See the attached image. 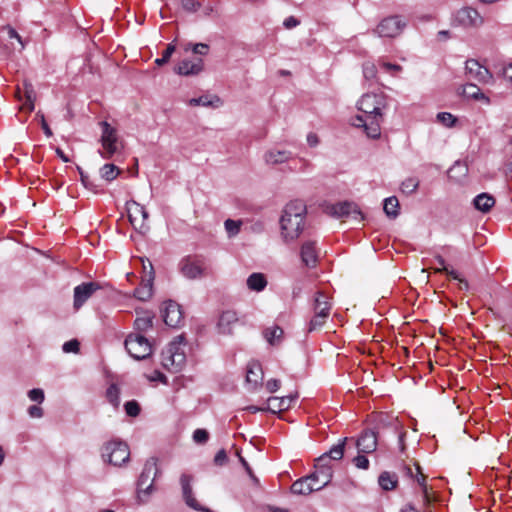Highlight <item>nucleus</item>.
<instances>
[{"label":"nucleus","mask_w":512,"mask_h":512,"mask_svg":"<svg viewBox=\"0 0 512 512\" xmlns=\"http://www.w3.org/2000/svg\"><path fill=\"white\" fill-rule=\"evenodd\" d=\"M330 213L337 218L346 217L358 222L363 220V215L359 207L352 202L337 203L330 208Z\"/></svg>","instance_id":"nucleus-15"},{"label":"nucleus","mask_w":512,"mask_h":512,"mask_svg":"<svg viewBox=\"0 0 512 512\" xmlns=\"http://www.w3.org/2000/svg\"><path fill=\"white\" fill-rule=\"evenodd\" d=\"M419 186V180L415 177H409L405 179L401 184V190L405 194L414 193Z\"/></svg>","instance_id":"nucleus-40"},{"label":"nucleus","mask_w":512,"mask_h":512,"mask_svg":"<svg viewBox=\"0 0 512 512\" xmlns=\"http://www.w3.org/2000/svg\"><path fill=\"white\" fill-rule=\"evenodd\" d=\"M284 331L281 327L274 325L264 330L263 335L270 345H278L283 338Z\"/></svg>","instance_id":"nucleus-33"},{"label":"nucleus","mask_w":512,"mask_h":512,"mask_svg":"<svg viewBox=\"0 0 512 512\" xmlns=\"http://www.w3.org/2000/svg\"><path fill=\"white\" fill-rule=\"evenodd\" d=\"M473 204L477 210L487 213L495 205V199L488 193H481L474 198Z\"/></svg>","instance_id":"nucleus-29"},{"label":"nucleus","mask_w":512,"mask_h":512,"mask_svg":"<svg viewBox=\"0 0 512 512\" xmlns=\"http://www.w3.org/2000/svg\"><path fill=\"white\" fill-rule=\"evenodd\" d=\"M295 398L296 396L292 395L284 397H269L267 400V410L272 413H280L288 410L295 401Z\"/></svg>","instance_id":"nucleus-24"},{"label":"nucleus","mask_w":512,"mask_h":512,"mask_svg":"<svg viewBox=\"0 0 512 512\" xmlns=\"http://www.w3.org/2000/svg\"><path fill=\"white\" fill-rule=\"evenodd\" d=\"M210 46L206 43H195L191 46V51L196 55L205 56L209 53Z\"/></svg>","instance_id":"nucleus-47"},{"label":"nucleus","mask_w":512,"mask_h":512,"mask_svg":"<svg viewBox=\"0 0 512 512\" xmlns=\"http://www.w3.org/2000/svg\"><path fill=\"white\" fill-rule=\"evenodd\" d=\"M456 20L463 26L476 27L482 24L483 19L478 11L471 7H464L456 14Z\"/></svg>","instance_id":"nucleus-21"},{"label":"nucleus","mask_w":512,"mask_h":512,"mask_svg":"<svg viewBox=\"0 0 512 512\" xmlns=\"http://www.w3.org/2000/svg\"><path fill=\"white\" fill-rule=\"evenodd\" d=\"M331 308L330 297L323 291H317L313 297L312 309L314 316L308 324V332L317 331L326 323Z\"/></svg>","instance_id":"nucleus-5"},{"label":"nucleus","mask_w":512,"mask_h":512,"mask_svg":"<svg viewBox=\"0 0 512 512\" xmlns=\"http://www.w3.org/2000/svg\"><path fill=\"white\" fill-rule=\"evenodd\" d=\"M357 108L363 115L351 118L350 123L356 128H363L369 138L377 139L381 135L383 110L386 98L383 93H366L357 102Z\"/></svg>","instance_id":"nucleus-1"},{"label":"nucleus","mask_w":512,"mask_h":512,"mask_svg":"<svg viewBox=\"0 0 512 512\" xmlns=\"http://www.w3.org/2000/svg\"><path fill=\"white\" fill-rule=\"evenodd\" d=\"M4 29L7 31L8 37L10 39H16L18 41V43L20 44V49L21 50L24 49L25 44L22 40V37L18 34V32L11 26H6Z\"/></svg>","instance_id":"nucleus-51"},{"label":"nucleus","mask_w":512,"mask_h":512,"mask_svg":"<svg viewBox=\"0 0 512 512\" xmlns=\"http://www.w3.org/2000/svg\"><path fill=\"white\" fill-rule=\"evenodd\" d=\"M120 174V169L114 164H105L100 168V176L102 179L111 182Z\"/></svg>","instance_id":"nucleus-34"},{"label":"nucleus","mask_w":512,"mask_h":512,"mask_svg":"<svg viewBox=\"0 0 512 512\" xmlns=\"http://www.w3.org/2000/svg\"><path fill=\"white\" fill-rule=\"evenodd\" d=\"M100 288L101 286L97 282H86L76 286L74 288V309L79 310L86 303V301Z\"/></svg>","instance_id":"nucleus-14"},{"label":"nucleus","mask_w":512,"mask_h":512,"mask_svg":"<svg viewBox=\"0 0 512 512\" xmlns=\"http://www.w3.org/2000/svg\"><path fill=\"white\" fill-rule=\"evenodd\" d=\"M307 143L310 147H316L319 144V138L315 133H309L307 135Z\"/></svg>","instance_id":"nucleus-61"},{"label":"nucleus","mask_w":512,"mask_h":512,"mask_svg":"<svg viewBox=\"0 0 512 512\" xmlns=\"http://www.w3.org/2000/svg\"><path fill=\"white\" fill-rule=\"evenodd\" d=\"M182 275L188 279H196L205 275L204 264L193 257H185L179 263Z\"/></svg>","instance_id":"nucleus-13"},{"label":"nucleus","mask_w":512,"mask_h":512,"mask_svg":"<svg viewBox=\"0 0 512 512\" xmlns=\"http://www.w3.org/2000/svg\"><path fill=\"white\" fill-rule=\"evenodd\" d=\"M28 414L32 418H41L43 416V410L37 405H32L28 409Z\"/></svg>","instance_id":"nucleus-55"},{"label":"nucleus","mask_w":512,"mask_h":512,"mask_svg":"<svg viewBox=\"0 0 512 512\" xmlns=\"http://www.w3.org/2000/svg\"><path fill=\"white\" fill-rule=\"evenodd\" d=\"M321 473L322 479L320 483L314 482L315 475H309L296 480L291 486V491L298 495H308L313 491L321 490L329 484V473L327 470Z\"/></svg>","instance_id":"nucleus-10"},{"label":"nucleus","mask_w":512,"mask_h":512,"mask_svg":"<svg viewBox=\"0 0 512 512\" xmlns=\"http://www.w3.org/2000/svg\"><path fill=\"white\" fill-rule=\"evenodd\" d=\"M405 470H406V473L410 477H415L417 483L419 484V486L422 489V496H423L424 502L429 503L430 500H429L428 488H427V485L425 482V476L421 472L420 466L416 464L414 469L411 467H406Z\"/></svg>","instance_id":"nucleus-28"},{"label":"nucleus","mask_w":512,"mask_h":512,"mask_svg":"<svg viewBox=\"0 0 512 512\" xmlns=\"http://www.w3.org/2000/svg\"><path fill=\"white\" fill-rule=\"evenodd\" d=\"M148 380L151 381V382H154V381H159V382H162V383H166L167 382L166 376L162 372H160L158 370L154 371L152 373V375L148 377Z\"/></svg>","instance_id":"nucleus-57"},{"label":"nucleus","mask_w":512,"mask_h":512,"mask_svg":"<svg viewBox=\"0 0 512 512\" xmlns=\"http://www.w3.org/2000/svg\"><path fill=\"white\" fill-rule=\"evenodd\" d=\"M407 22L400 16H391L383 19L375 29L380 37H397L406 27Z\"/></svg>","instance_id":"nucleus-12"},{"label":"nucleus","mask_w":512,"mask_h":512,"mask_svg":"<svg viewBox=\"0 0 512 512\" xmlns=\"http://www.w3.org/2000/svg\"><path fill=\"white\" fill-rule=\"evenodd\" d=\"M319 251L316 242L312 240L305 241L301 246L302 262L308 267H314L318 261Z\"/></svg>","instance_id":"nucleus-22"},{"label":"nucleus","mask_w":512,"mask_h":512,"mask_svg":"<svg viewBox=\"0 0 512 512\" xmlns=\"http://www.w3.org/2000/svg\"><path fill=\"white\" fill-rule=\"evenodd\" d=\"M17 99L22 102L21 109L27 112L34 110V102L36 100V93L31 83L24 82L23 90L18 87L16 91Z\"/></svg>","instance_id":"nucleus-20"},{"label":"nucleus","mask_w":512,"mask_h":512,"mask_svg":"<svg viewBox=\"0 0 512 512\" xmlns=\"http://www.w3.org/2000/svg\"><path fill=\"white\" fill-rule=\"evenodd\" d=\"M101 137L100 143L102 150L99 151L104 159H111L114 154L121 151L123 148L122 141L119 138L118 131L112 127L107 121L100 122Z\"/></svg>","instance_id":"nucleus-6"},{"label":"nucleus","mask_w":512,"mask_h":512,"mask_svg":"<svg viewBox=\"0 0 512 512\" xmlns=\"http://www.w3.org/2000/svg\"><path fill=\"white\" fill-rule=\"evenodd\" d=\"M181 7L189 13H194L199 10L201 4L196 0H181Z\"/></svg>","instance_id":"nucleus-46"},{"label":"nucleus","mask_w":512,"mask_h":512,"mask_svg":"<svg viewBox=\"0 0 512 512\" xmlns=\"http://www.w3.org/2000/svg\"><path fill=\"white\" fill-rule=\"evenodd\" d=\"M262 380L263 371L260 363L250 362L247 366L246 382L255 389L262 384Z\"/></svg>","instance_id":"nucleus-25"},{"label":"nucleus","mask_w":512,"mask_h":512,"mask_svg":"<svg viewBox=\"0 0 512 512\" xmlns=\"http://www.w3.org/2000/svg\"><path fill=\"white\" fill-rule=\"evenodd\" d=\"M28 397L31 401L42 403L44 401V391L39 388H34L28 392Z\"/></svg>","instance_id":"nucleus-49"},{"label":"nucleus","mask_w":512,"mask_h":512,"mask_svg":"<svg viewBox=\"0 0 512 512\" xmlns=\"http://www.w3.org/2000/svg\"><path fill=\"white\" fill-rule=\"evenodd\" d=\"M190 105H192V106H210V105H212V102L207 100L206 97L202 96V97L191 99Z\"/></svg>","instance_id":"nucleus-54"},{"label":"nucleus","mask_w":512,"mask_h":512,"mask_svg":"<svg viewBox=\"0 0 512 512\" xmlns=\"http://www.w3.org/2000/svg\"><path fill=\"white\" fill-rule=\"evenodd\" d=\"M163 320L169 327H177L182 321L180 306L173 301H167L162 308Z\"/></svg>","instance_id":"nucleus-19"},{"label":"nucleus","mask_w":512,"mask_h":512,"mask_svg":"<svg viewBox=\"0 0 512 512\" xmlns=\"http://www.w3.org/2000/svg\"><path fill=\"white\" fill-rule=\"evenodd\" d=\"M465 69L469 79L475 80L479 83H489L492 79L490 71L486 67L482 66L477 60H467Z\"/></svg>","instance_id":"nucleus-16"},{"label":"nucleus","mask_w":512,"mask_h":512,"mask_svg":"<svg viewBox=\"0 0 512 512\" xmlns=\"http://www.w3.org/2000/svg\"><path fill=\"white\" fill-rule=\"evenodd\" d=\"M280 387V381L277 379H270L266 383V389L270 393L276 392Z\"/></svg>","instance_id":"nucleus-58"},{"label":"nucleus","mask_w":512,"mask_h":512,"mask_svg":"<svg viewBox=\"0 0 512 512\" xmlns=\"http://www.w3.org/2000/svg\"><path fill=\"white\" fill-rule=\"evenodd\" d=\"M174 52H175V45L173 43L168 44V46L166 47V49L164 50V52L162 54V57L157 58L155 60V63L158 66H161V65L167 63Z\"/></svg>","instance_id":"nucleus-41"},{"label":"nucleus","mask_w":512,"mask_h":512,"mask_svg":"<svg viewBox=\"0 0 512 512\" xmlns=\"http://www.w3.org/2000/svg\"><path fill=\"white\" fill-rule=\"evenodd\" d=\"M106 397L108 401L114 406V408H118L120 404V391L116 385L112 384L108 387L106 391Z\"/></svg>","instance_id":"nucleus-39"},{"label":"nucleus","mask_w":512,"mask_h":512,"mask_svg":"<svg viewBox=\"0 0 512 512\" xmlns=\"http://www.w3.org/2000/svg\"><path fill=\"white\" fill-rule=\"evenodd\" d=\"M247 287L256 292L263 291L267 286V280L264 274L262 273H252L247 278Z\"/></svg>","instance_id":"nucleus-32"},{"label":"nucleus","mask_w":512,"mask_h":512,"mask_svg":"<svg viewBox=\"0 0 512 512\" xmlns=\"http://www.w3.org/2000/svg\"><path fill=\"white\" fill-rule=\"evenodd\" d=\"M125 348L136 360L145 359L152 353V345L147 338L139 333H132L125 340Z\"/></svg>","instance_id":"nucleus-9"},{"label":"nucleus","mask_w":512,"mask_h":512,"mask_svg":"<svg viewBox=\"0 0 512 512\" xmlns=\"http://www.w3.org/2000/svg\"><path fill=\"white\" fill-rule=\"evenodd\" d=\"M160 471L157 466V459H148L143 467L137 483V499L140 503H146L154 492V480Z\"/></svg>","instance_id":"nucleus-4"},{"label":"nucleus","mask_w":512,"mask_h":512,"mask_svg":"<svg viewBox=\"0 0 512 512\" xmlns=\"http://www.w3.org/2000/svg\"><path fill=\"white\" fill-rule=\"evenodd\" d=\"M209 434L205 429H196L193 433V440L198 444L207 442Z\"/></svg>","instance_id":"nucleus-48"},{"label":"nucleus","mask_w":512,"mask_h":512,"mask_svg":"<svg viewBox=\"0 0 512 512\" xmlns=\"http://www.w3.org/2000/svg\"><path fill=\"white\" fill-rule=\"evenodd\" d=\"M437 120L446 127H452L456 122V118L449 112L438 113Z\"/></svg>","instance_id":"nucleus-42"},{"label":"nucleus","mask_w":512,"mask_h":512,"mask_svg":"<svg viewBox=\"0 0 512 512\" xmlns=\"http://www.w3.org/2000/svg\"><path fill=\"white\" fill-rule=\"evenodd\" d=\"M80 174H81V181H82L83 185H84L87 189H89V190L93 191L95 194H97V193H101V192L103 191V189H102L99 185L95 184V183H94V182L89 178V176H88V175H85L83 172H81Z\"/></svg>","instance_id":"nucleus-43"},{"label":"nucleus","mask_w":512,"mask_h":512,"mask_svg":"<svg viewBox=\"0 0 512 512\" xmlns=\"http://www.w3.org/2000/svg\"><path fill=\"white\" fill-rule=\"evenodd\" d=\"M174 70L181 76H196L204 70V61L201 58L194 60L183 59Z\"/></svg>","instance_id":"nucleus-18"},{"label":"nucleus","mask_w":512,"mask_h":512,"mask_svg":"<svg viewBox=\"0 0 512 512\" xmlns=\"http://www.w3.org/2000/svg\"><path fill=\"white\" fill-rule=\"evenodd\" d=\"M299 23H300V22H299V20H298V19H296V18H295V17H293V16H290V17H288V18H286V19L284 20L283 25H284V27H285V28H287V29H292V28H294V27L298 26V25H299Z\"/></svg>","instance_id":"nucleus-59"},{"label":"nucleus","mask_w":512,"mask_h":512,"mask_svg":"<svg viewBox=\"0 0 512 512\" xmlns=\"http://www.w3.org/2000/svg\"><path fill=\"white\" fill-rule=\"evenodd\" d=\"M463 94L466 97L473 99L484 100L486 103H489V98L486 97L483 93H481L480 88L474 84H467L463 88Z\"/></svg>","instance_id":"nucleus-36"},{"label":"nucleus","mask_w":512,"mask_h":512,"mask_svg":"<svg viewBox=\"0 0 512 512\" xmlns=\"http://www.w3.org/2000/svg\"><path fill=\"white\" fill-rule=\"evenodd\" d=\"M435 259H436V261L439 264V267L434 268V271L436 273H441V272H444V271H448V266L446 265V262H445L444 258L441 255H436Z\"/></svg>","instance_id":"nucleus-56"},{"label":"nucleus","mask_w":512,"mask_h":512,"mask_svg":"<svg viewBox=\"0 0 512 512\" xmlns=\"http://www.w3.org/2000/svg\"><path fill=\"white\" fill-rule=\"evenodd\" d=\"M130 452L126 443L122 441H111L104 445L102 457L111 465L121 466L129 460Z\"/></svg>","instance_id":"nucleus-8"},{"label":"nucleus","mask_w":512,"mask_h":512,"mask_svg":"<svg viewBox=\"0 0 512 512\" xmlns=\"http://www.w3.org/2000/svg\"><path fill=\"white\" fill-rule=\"evenodd\" d=\"M347 440H348L347 438L340 440L338 444L334 445L328 452L324 453L316 460V465H315L316 471L311 474V475H315V477H314L315 483H320V481L322 479L321 472H324L326 470L329 473V482L331 481L332 470L326 464V462L331 459L332 460L342 459L343 454H344V447H345Z\"/></svg>","instance_id":"nucleus-7"},{"label":"nucleus","mask_w":512,"mask_h":512,"mask_svg":"<svg viewBox=\"0 0 512 512\" xmlns=\"http://www.w3.org/2000/svg\"><path fill=\"white\" fill-rule=\"evenodd\" d=\"M79 350V342L76 339L69 340L64 343L63 351L65 353H77Z\"/></svg>","instance_id":"nucleus-50"},{"label":"nucleus","mask_w":512,"mask_h":512,"mask_svg":"<svg viewBox=\"0 0 512 512\" xmlns=\"http://www.w3.org/2000/svg\"><path fill=\"white\" fill-rule=\"evenodd\" d=\"M292 154L286 150H270L265 154V161L268 164H281L291 159Z\"/></svg>","instance_id":"nucleus-31"},{"label":"nucleus","mask_w":512,"mask_h":512,"mask_svg":"<svg viewBox=\"0 0 512 512\" xmlns=\"http://www.w3.org/2000/svg\"><path fill=\"white\" fill-rule=\"evenodd\" d=\"M154 315L151 312L144 311L138 312L137 318L134 321V327L140 334L141 332L147 331L152 327Z\"/></svg>","instance_id":"nucleus-30"},{"label":"nucleus","mask_w":512,"mask_h":512,"mask_svg":"<svg viewBox=\"0 0 512 512\" xmlns=\"http://www.w3.org/2000/svg\"><path fill=\"white\" fill-rule=\"evenodd\" d=\"M377 68L374 63L366 62L363 65V75L367 80H373L376 78Z\"/></svg>","instance_id":"nucleus-45"},{"label":"nucleus","mask_w":512,"mask_h":512,"mask_svg":"<svg viewBox=\"0 0 512 512\" xmlns=\"http://www.w3.org/2000/svg\"><path fill=\"white\" fill-rule=\"evenodd\" d=\"M353 463L357 468L367 469L369 467V460L364 455H358L353 459Z\"/></svg>","instance_id":"nucleus-52"},{"label":"nucleus","mask_w":512,"mask_h":512,"mask_svg":"<svg viewBox=\"0 0 512 512\" xmlns=\"http://www.w3.org/2000/svg\"><path fill=\"white\" fill-rule=\"evenodd\" d=\"M444 273H446L447 275L451 276L453 279L455 280H459L461 283H463L465 285V287L467 288L468 284L467 282L463 281L461 278H460V275L459 273L454 270V269H450L448 267V271H444Z\"/></svg>","instance_id":"nucleus-62"},{"label":"nucleus","mask_w":512,"mask_h":512,"mask_svg":"<svg viewBox=\"0 0 512 512\" xmlns=\"http://www.w3.org/2000/svg\"><path fill=\"white\" fill-rule=\"evenodd\" d=\"M382 67L386 71L391 72L392 74H395L402 70L401 66H399L397 64L386 63V62L382 64Z\"/></svg>","instance_id":"nucleus-60"},{"label":"nucleus","mask_w":512,"mask_h":512,"mask_svg":"<svg viewBox=\"0 0 512 512\" xmlns=\"http://www.w3.org/2000/svg\"><path fill=\"white\" fill-rule=\"evenodd\" d=\"M241 226V220L227 219L224 222V227L229 238L236 236L240 232Z\"/></svg>","instance_id":"nucleus-38"},{"label":"nucleus","mask_w":512,"mask_h":512,"mask_svg":"<svg viewBox=\"0 0 512 512\" xmlns=\"http://www.w3.org/2000/svg\"><path fill=\"white\" fill-rule=\"evenodd\" d=\"M306 206L301 201L288 203L280 218L281 237L285 242L295 241L303 232Z\"/></svg>","instance_id":"nucleus-2"},{"label":"nucleus","mask_w":512,"mask_h":512,"mask_svg":"<svg viewBox=\"0 0 512 512\" xmlns=\"http://www.w3.org/2000/svg\"><path fill=\"white\" fill-rule=\"evenodd\" d=\"M378 483L384 490H392L396 487L397 478L394 474L389 472H383L378 478Z\"/></svg>","instance_id":"nucleus-35"},{"label":"nucleus","mask_w":512,"mask_h":512,"mask_svg":"<svg viewBox=\"0 0 512 512\" xmlns=\"http://www.w3.org/2000/svg\"><path fill=\"white\" fill-rule=\"evenodd\" d=\"M184 347V337L182 335L177 336L162 352V366L171 372L181 371L186 363Z\"/></svg>","instance_id":"nucleus-3"},{"label":"nucleus","mask_w":512,"mask_h":512,"mask_svg":"<svg viewBox=\"0 0 512 512\" xmlns=\"http://www.w3.org/2000/svg\"><path fill=\"white\" fill-rule=\"evenodd\" d=\"M398 207H399V202L396 197L392 196V197L385 199L383 209H384L385 213L387 214V216H389L391 218L397 217Z\"/></svg>","instance_id":"nucleus-37"},{"label":"nucleus","mask_w":512,"mask_h":512,"mask_svg":"<svg viewBox=\"0 0 512 512\" xmlns=\"http://www.w3.org/2000/svg\"><path fill=\"white\" fill-rule=\"evenodd\" d=\"M41 126H42V129H43L45 135L47 137H51L52 136V131L49 128V126H48V124H47V122H46V120H45L43 115L41 116Z\"/></svg>","instance_id":"nucleus-63"},{"label":"nucleus","mask_w":512,"mask_h":512,"mask_svg":"<svg viewBox=\"0 0 512 512\" xmlns=\"http://www.w3.org/2000/svg\"><path fill=\"white\" fill-rule=\"evenodd\" d=\"M227 460V454L224 449L219 450L214 457V463L218 466H223L226 464Z\"/></svg>","instance_id":"nucleus-53"},{"label":"nucleus","mask_w":512,"mask_h":512,"mask_svg":"<svg viewBox=\"0 0 512 512\" xmlns=\"http://www.w3.org/2000/svg\"><path fill=\"white\" fill-rule=\"evenodd\" d=\"M150 268L152 269L151 263H149ZM152 286H153V271L151 270L149 273V277L146 280H143L139 287L134 290V296L139 300L146 301L152 296Z\"/></svg>","instance_id":"nucleus-27"},{"label":"nucleus","mask_w":512,"mask_h":512,"mask_svg":"<svg viewBox=\"0 0 512 512\" xmlns=\"http://www.w3.org/2000/svg\"><path fill=\"white\" fill-rule=\"evenodd\" d=\"M192 476L183 474L180 478L182 493L185 503L192 509L200 512H212L209 508L202 506L194 497L191 487Z\"/></svg>","instance_id":"nucleus-17"},{"label":"nucleus","mask_w":512,"mask_h":512,"mask_svg":"<svg viewBox=\"0 0 512 512\" xmlns=\"http://www.w3.org/2000/svg\"><path fill=\"white\" fill-rule=\"evenodd\" d=\"M359 453H372L377 448V436L373 431H365L356 442Z\"/></svg>","instance_id":"nucleus-23"},{"label":"nucleus","mask_w":512,"mask_h":512,"mask_svg":"<svg viewBox=\"0 0 512 512\" xmlns=\"http://www.w3.org/2000/svg\"><path fill=\"white\" fill-rule=\"evenodd\" d=\"M125 412L130 417H136L140 413V406L137 401L131 400L125 403L124 405Z\"/></svg>","instance_id":"nucleus-44"},{"label":"nucleus","mask_w":512,"mask_h":512,"mask_svg":"<svg viewBox=\"0 0 512 512\" xmlns=\"http://www.w3.org/2000/svg\"><path fill=\"white\" fill-rule=\"evenodd\" d=\"M126 209L129 221L134 229L141 234H145L149 230V226L146 223L148 212L145 210L144 206L134 200H130L126 203Z\"/></svg>","instance_id":"nucleus-11"},{"label":"nucleus","mask_w":512,"mask_h":512,"mask_svg":"<svg viewBox=\"0 0 512 512\" xmlns=\"http://www.w3.org/2000/svg\"><path fill=\"white\" fill-rule=\"evenodd\" d=\"M238 322V317L234 311H224L219 318L218 328L222 334H231L233 326Z\"/></svg>","instance_id":"nucleus-26"},{"label":"nucleus","mask_w":512,"mask_h":512,"mask_svg":"<svg viewBox=\"0 0 512 512\" xmlns=\"http://www.w3.org/2000/svg\"><path fill=\"white\" fill-rule=\"evenodd\" d=\"M503 75L509 82L512 83V64H509L504 67Z\"/></svg>","instance_id":"nucleus-64"}]
</instances>
